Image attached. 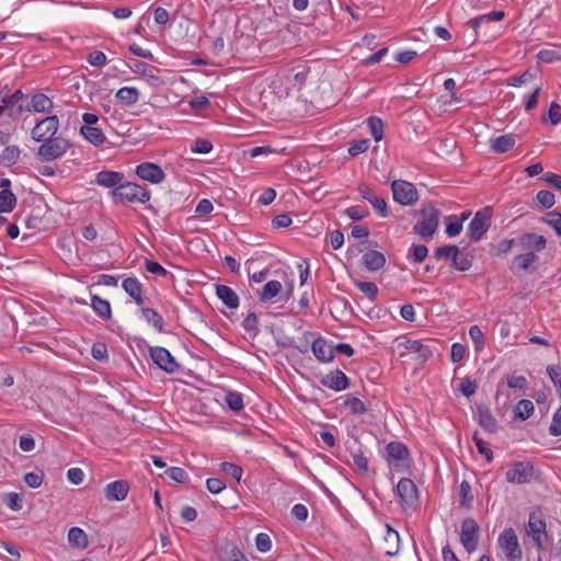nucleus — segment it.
I'll return each mask as SVG.
<instances>
[{
	"label": "nucleus",
	"mask_w": 561,
	"mask_h": 561,
	"mask_svg": "<svg viewBox=\"0 0 561 561\" xmlns=\"http://www.w3.org/2000/svg\"><path fill=\"white\" fill-rule=\"evenodd\" d=\"M58 117L56 115L47 116L39 121L32 129V138L38 142L54 138L58 130Z\"/></svg>",
	"instance_id": "nucleus-9"
},
{
	"label": "nucleus",
	"mask_w": 561,
	"mask_h": 561,
	"mask_svg": "<svg viewBox=\"0 0 561 561\" xmlns=\"http://www.w3.org/2000/svg\"><path fill=\"white\" fill-rule=\"evenodd\" d=\"M129 492V483L126 480H116L104 488V495L108 501H123Z\"/></svg>",
	"instance_id": "nucleus-17"
},
{
	"label": "nucleus",
	"mask_w": 561,
	"mask_h": 561,
	"mask_svg": "<svg viewBox=\"0 0 561 561\" xmlns=\"http://www.w3.org/2000/svg\"><path fill=\"white\" fill-rule=\"evenodd\" d=\"M3 103L8 107V115L12 119H18L21 117L23 113L28 112V102H22L4 98Z\"/></svg>",
	"instance_id": "nucleus-34"
},
{
	"label": "nucleus",
	"mask_w": 561,
	"mask_h": 561,
	"mask_svg": "<svg viewBox=\"0 0 561 561\" xmlns=\"http://www.w3.org/2000/svg\"><path fill=\"white\" fill-rule=\"evenodd\" d=\"M493 209L486 206L478 210L468 226V237L473 242H479L485 236L491 226Z\"/></svg>",
	"instance_id": "nucleus-3"
},
{
	"label": "nucleus",
	"mask_w": 561,
	"mask_h": 561,
	"mask_svg": "<svg viewBox=\"0 0 561 561\" xmlns=\"http://www.w3.org/2000/svg\"><path fill=\"white\" fill-rule=\"evenodd\" d=\"M357 190H358L362 198L369 202L370 205L374 207V209L382 218H386L389 216L387 202L382 197H380L373 188H370L366 184H360Z\"/></svg>",
	"instance_id": "nucleus-14"
},
{
	"label": "nucleus",
	"mask_w": 561,
	"mask_h": 561,
	"mask_svg": "<svg viewBox=\"0 0 561 561\" xmlns=\"http://www.w3.org/2000/svg\"><path fill=\"white\" fill-rule=\"evenodd\" d=\"M124 173L103 170L96 173L95 183L100 186L115 190L124 181Z\"/></svg>",
	"instance_id": "nucleus-19"
},
{
	"label": "nucleus",
	"mask_w": 561,
	"mask_h": 561,
	"mask_svg": "<svg viewBox=\"0 0 561 561\" xmlns=\"http://www.w3.org/2000/svg\"><path fill=\"white\" fill-rule=\"evenodd\" d=\"M282 284L278 280H270L267 282L262 290L259 291V299L262 302H266L272 298L276 297L282 290Z\"/></svg>",
	"instance_id": "nucleus-35"
},
{
	"label": "nucleus",
	"mask_w": 561,
	"mask_h": 561,
	"mask_svg": "<svg viewBox=\"0 0 561 561\" xmlns=\"http://www.w3.org/2000/svg\"><path fill=\"white\" fill-rule=\"evenodd\" d=\"M220 469L237 481H240L243 472L240 466L227 461L220 463Z\"/></svg>",
	"instance_id": "nucleus-59"
},
{
	"label": "nucleus",
	"mask_w": 561,
	"mask_h": 561,
	"mask_svg": "<svg viewBox=\"0 0 561 561\" xmlns=\"http://www.w3.org/2000/svg\"><path fill=\"white\" fill-rule=\"evenodd\" d=\"M472 439L478 451L485 457L488 462H491L493 460V451L486 446L484 440L478 435V433H474Z\"/></svg>",
	"instance_id": "nucleus-54"
},
{
	"label": "nucleus",
	"mask_w": 561,
	"mask_h": 561,
	"mask_svg": "<svg viewBox=\"0 0 561 561\" xmlns=\"http://www.w3.org/2000/svg\"><path fill=\"white\" fill-rule=\"evenodd\" d=\"M476 414L479 425L488 433L497 431V421L485 404H477Z\"/></svg>",
	"instance_id": "nucleus-18"
},
{
	"label": "nucleus",
	"mask_w": 561,
	"mask_h": 561,
	"mask_svg": "<svg viewBox=\"0 0 561 561\" xmlns=\"http://www.w3.org/2000/svg\"><path fill=\"white\" fill-rule=\"evenodd\" d=\"M216 295L229 309H237L239 307V297L229 286L217 284Z\"/></svg>",
	"instance_id": "nucleus-25"
},
{
	"label": "nucleus",
	"mask_w": 561,
	"mask_h": 561,
	"mask_svg": "<svg viewBox=\"0 0 561 561\" xmlns=\"http://www.w3.org/2000/svg\"><path fill=\"white\" fill-rule=\"evenodd\" d=\"M321 385L334 391H342L348 388L350 379L342 370L336 369L322 377Z\"/></svg>",
	"instance_id": "nucleus-16"
},
{
	"label": "nucleus",
	"mask_w": 561,
	"mask_h": 561,
	"mask_svg": "<svg viewBox=\"0 0 561 561\" xmlns=\"http://www.w3.org/2000/svg\"><path fill=\"white\" fill-rule=\"evenodd\" d=\"M480 527L478 523L471 518H465L461 523L460 542L467 552L476 551L479 545Z\"/></svg>",
	"instance_id": "nucleus-7"
},
{
	"label": "nucleus",
	"mask_w": 561,
	"mask_h": 561,
	"mask_svg": "<svg viewBox=\"0 0 561 561\" xmlns=\"http://www.w3.org/2000/svg\"><path fill=\"white\" fill-rule=\"evenodd\" d=\"M369 145H370L369 139H360V140L353 141V142H351V145L348 147V153L351 156H358L363 152H366L369 148Z\"/></svg>",
	"instance_id": "nucleus-58"
},
{
	"label": "nucleus",
	"mask_w": 561,
	"mask_h": 561,
	"mask_svg": "<svg viewBox=\"0 0 561 561\" xmlns=\"http://www.w3.org/2000/svg\"><path fill=\"white\" fill-rule=\"evenodd\" d=\"M515 145L513 135H502L490 139V148L495 153H504L511 150Z\"/></svg>",
	"instance_id": "nucleus-27"
},
{
	"label": "nucleus",
	"mask_w": 561,
	"mask_h": 561,
	"mask_svg": "<svg viewBox=\"0 0 561 561\" xmlns=\"http://www.w3.org/2000/svg\"><path fill=\"white\" fill-rule=\"evenodd\" d=\"M400 536L399 533L387 525V530L383 536V551L387 556L393 557L399 552Z\"/></svg>",
	"instance_id": "nucleus-24"
},
{
	"label": "nucleus",
	"mask_w": 561,
	"mask_h": 561,
	"mask_svg": "<svg viewBox=\"0 0 561 561\" xmlns=\"http://www.w3.org/2000/svg\"><path fill=\"white\" fill-rule=\"evenodd\" d=\"M91 307L94 312L104 320H108L112 317L111 305L108 300L102 299L98 295L91 297Z\"/></svg>",
	"instance_id": "nucleus-33"
},
{
	"label": "nucleus",
	"mask_w": 561,
	"mask_h": 561,
	"mask_svg": "<svg viewBox=\"0 0 561 561\" xmlns=\"http://www.w3.org/2000/svg\"><path fill=\"white\" fill-rule=\"evenodd\" d=\"M136 174L140 179L153 184L162 182L165 176L163 170L159 165L151 162H144L137 165Z\"/></svg>",
	"instance_id": "nucleus-15"
},
{
	"label": "nucleus",
	"mask_w": 561,
	"mask_h": 561,
	"mask_svg": "<svg viewBox=\"0 0 561 561\" xmlns=\"http://www.w3.org/2000/svg\"><path fill=\"white\" fill-rule=\"evenodd\" d=\"M473 260L474 255L472 253L460 251V254L456 255L451 267L461 272L468 271L472 266Z\"/></svg>",
	"instance_id": "nucleus-39"
},
{
	"label": "nucleus",
	"mask_w": 561,
	"mask_h": 561,
	"mask_svg": "<svg viewBox=\"0 0 561 561\" xmlns=\"http://www.w3.org/2000/svg\"><path fill=\"white\" fill-rule=\"evenodd\" d=\"M4 504L12 511H20L23 507V497L15 492H9L3 496Z\"/></svg>",
	"instance_id": "nucleus-45"
},
{
	"label": "nucleus",
	"mask_w": 561,
	"mask_h": 561,
	"mask_svg": "<svg viewBox=\"0 0 561 561\" xmlns=\"http://www.w3.org/2000/svg\"><path fill=\"white\" fill-rule=\"evenodd\" d=\"M469 336L471 337L476 351H482L485 345L484 335L478 325H472L469 329Z\"/></svg>",
	"instance_id": "nucleus-47"
},
{
	"label": "nucleus",
	"mask_w": 561,
	"mask_h": 561,
	"mask_svg": "<svg viewBox=\"0 0 561 561\" xmlns=\"http://www.w3.org/2000/svg\"><path fill=\"white\" fill-rule=\"evenodd\" d=\"M80 133L89 142L94 146H101L106 140L102 129L94 126H82L80 128Z\"/></svg>",
	"instance_id": "nucleus-32"
},
{
	"label": "nucleus",
	"mask_w": 561,
	"mask_h": 561,
	"mask_svg": "<svg viewBox=\"0 0 561 561\" xmlns=\"http://www.w3.org/2000/svg\"><path fill=\"white\" fill-rule=\"evenodd\" d=\"M470 493H471V486L468 481L463 480L459 486V497H460L459 502H460L461 506H465V507L470 506V503L472 500V495Z\"/></svg>",
	"instance_id": "nucleus-52"
},
{
	"label": "nucleus",
	"mask_w": 561,
	"mask_h": 561,
	"mask_svg": "<svg viewBox=\"0 0 561 561\" xmlns=\"http://www.w3.org/2000/svg\"><path fill=\"white\" fill-rule=\"evenodd\" d=\"M211 149L213 144L206 138H197L191 148L193 152L203 154L209 153Z\"/></svg>",
	"instance_id": "nucleus-60"
},
{
	"label": "nucleus",
	"mask_w": 561,
	"mask_h": 561,
	"mask_svg": "<svg viewBox=\"0 0 561 561\" xmlns=\"http://www.w3.org/2000/svg\"><path fill=\"white\" fill-rule=\"evenodd\" d=\"M547 373L556 386L558 393L561 398V366L560 365H549L547 367Z\"/></svg>",
	"instance_id": "nucleus-55"
},
{
	"label": "nucleus",
	"mask_w": 561,
	"mask_h": 561,
	"mask_svg": "<svg viewBox=\"0 0 561 561\" xmlns=\"http://www.w3.org/2000/svg\"><path fill=\"white\" fill-rule=\"evenodd\" d=\"M165 474L173 481L185 483L188 479L187 473L180 467H171L165 470Z\"/></svg>",
	"instance_id": "nucleus-57"
},
{
	"label": "nucleus",
	"mask_w": 561,
	"mask_h": 561,
	"mask_svg": "<svg viewBox=\"0 0 561 561\" xmlns=\"http://www.w3.org/2000/svg\"><path fill=\"white\" fill-rule=\"evenodd\" d=\"M355 286L365 294L370 300H375L378 295V287L373 282H355Z\"/></svg>",
	"instance_id": "nucleus-46"
},
{
	"label": "nucleus",
	"mask_w": 561,
	"mask_h": 561,
	"mask_svg": "<svg viewBox=\"0 0 561 561\" xmlns=\"http://www.w3.org/2000/svg\"><path fill=\"white\" fill-rule=\"evenodd\" d=\"M367 126L369 128L371 137L375 141H380L383 138V122L377 116H370L367 119Z\"/></svg>",
	"instance_id": "nucleus-40"
},
{
	"label": "nucleus",
	"mask_w": 561,
	"mask_h": 561,
	"mask_svg": "<svg viewBox=\"0 0 561 561\" xmlns=\"http://www.w3.org/2000/svg\"><path fill=\"white\" fill-rule=\"evenodd\" d=\"M387 460L389 462L396 461L393 468L399 470L400 467L405 466L410 457L408 447L401 442H390L386 446Z\"/></svg>",
	"instance_id": "nucleus-13"
},
{
	"label": "nucleus",
	"mask_w": 561,
	"mask_h": 561,
	"mask_svg": "<svg viewBox=\"0 0 561 561\" xmlns=\"http://www.w3.org/2000/svg\"><path fill=\"white\" fill-rule=\"evenodd\" d=\"M20 153L21 151L18 146H7L0 156L4 165L10 167L16 163Z\"/></svg>",
	"instance_id": "nucleus-44"
},
{
	"label": "nucleus",
	"mask_w": 561,
	"mask_h": 561,
	"mask_svg": "<svg viewBox=\"0 0 561 561\" xmlns=\"http://www.w3.org/2000/svg\"><path fill=\"white\" fill-rule=\"evenodd\" d=\"M27 105L28 112L44 113L53 108V101L43 93H36L28 100Z\"/></svg>",
	"instance_id": "nucleus-26"
},
{
	"label": "nucleus",
	"mask_w": 561,
	"mask_h": 561,
	"mask_svg": "<svg viewBox=\"0 0 561 561\" xmlns=\"http://www.w3.org/2000/svg\"><path fill=\"white\" fill-rule=\"evenodd\" d=\"M397 494L402 505L413 507L417 503L419 492L415 483L409 478H402L397 485Z\"/></svg>",
	"instance_id": "nucleus-12"
},
{
	"label": "nucleus",
	"mask_w": 561,
	"mask_h": 561,
	"mask_svg": "<svg viewBox=\"0 0 561 561\" xmlns=\"http://www.w3.org/2000/svg\"><path fill=\"white\" fill-rule=\"evenodd\" d=\"M141 313L146 321L158 330L159 332H163L164 321L163 318L151 308H141Z\"/></svg>",
	"instance_id": "nucleus-38"
},
{
	"label": "nucleus",
	"mask_w": 561,
	"mask_h": 561,
	"mask_svg": "<svg viewBox=\"0 0 561 561\" xmlns=\"http://www.w3.org/2000/svg\"><path fill=\"white\" fill-rule=\"evenodd\" d=\"M527 534L533 538L537 549H542L548 537L546 522L540 513L531 512L526 526Z\"/></svg>",
	"instance_id": "nucleus-8"
},
{
	"label": "nucleus",
	"mask_w": 561,
	"mask_h": 561,
	"mask_svg": "<svg viewBox=\"0 0 561 561\" xmlns=\"http://www.w3.org/2000/svg\"><path fill=\"white\" fill-rule=\"evenodd\" d=\"M149 354L153 363L165 373L174 374L179 370L180 365L167 348L153 346L149 348Z\"/></svg>",
	"instance_id": "nucleus-10"
},
{
	"label": "nucleus",
	"mask_w": 561,
	"mask_h": 561,
	"mask_svg": "<svg viewBox=\"0 0 561 561\" xmlns=\"http://www.w3.org/2000/svg\"><path fill=\"white\" fill-rule=\"evenodd\" d=\"M224 561H249L237 546H228L224 552Z\"/></svg>",
	"instance_id": "nucleus-48"
},
{
	"label": "nucleus",
	"mask_w": 561,
	"mask_h": 561,
	"mask_svg": "<svg viewBox=\"0 0 561 561\" xmlns=\"http://www.w3.org/2000/svg\"><path fill=\"white\" fill-rule=\"evenodd\" d=\"M391 190L394 202L400 205H413L419 199V193L414 184L404 180H394L391 183Z\"/></svg>",
	"instance_id": "nucleus-6"
},
{
	"label": "nucleus",
	"mask_w": 561,
	"mask_h": 561,
	"mask_svg": "<svg viewBox=\"0 0 561 561\" xmlns=\"http://www.w3.org/2000/svg\"><path fill=\"white\" fill-rule=\"evenodd\" d=\"M537 57L543 62H553L561 59V53L557 49H542L537 54Z\"/></svg>",
	"instance_id": "nucleus-62"
},
{
	"label": "nucleus",
	"mask_w": 561,
	"mask_h": 561,
	"mask_svg": "<svg viewBox=\"0 0 561 561\" xmlns=\"http://www.w3.org/2000/svg\"><path fill=\"white\" fill-rule=\"evenodd\" d=\"M448 224L446 226V233L449 237L458 236L462 230L461 220H458L456 216L448 217Z\"/></svg>",
	"instance_id": "nucleus-61"
},
{
	"label": "nucleus",
	"mask_w": 561,
	"mask_h": 561,
	"mask_svg": "<svg viewBox=\"0 0 561 561\" xmlns=\"http://www.w3.org/2000/svg\"><path fill=\"white\" fill-rule=\"evenodd\" d=\"M225 402L228 408L233 412H240L243 409V398L242 394L234 391L227 392L225 397Z\"/></svg>",
	"instance_id": "nucleus-43"
},
{
	"label": "nucleus",
	"mask_w": 561,
	"mask_h": 561,
	"mask_svg": "<svg viewBox=\"0 0 561 561\" xmlns=\"http://www.w3.org/2000/svg\"><path fill=\"white\" fill-rule=\"evenodd\" d=\"M122 287L138 306L144 305L142 285L136 277L125 278L122 283Z\"/></svg>",
	"instance_id": "nucleus-23"
},
{
	"label": "nucleus",
	"mask_w": 561,
	"mask_h": 561,
	"mask_svg": "<svg viewBox=\"0 0 561 561\" xmlns=\"http://www.w3.org/2000/svg\"><path fill=\"white\" fill-rule=\"evenodd\" d=\"M477 382L469 378L463 379L459 386L460 392L467 398L472 397L477 392Z\"/></svg>",
	"instance_id": "nucleus-63"
},
{
	"label": "nucleus",
	"mask_w": 561,
	"mask_h": 561,
	"mask_svg": "<svg viewBox=\"0 0 561 561\" xmlns=\"http://www.w3.org/2000/svg\"><path fill=\"white\" fill-rule=\"evenodd\" d=\"M549 433L552 436L561 435V404L560 408L553 414L552 422L549 427Z\"/></svg>",
	"instance_id": "nucleus-64"
},
{
	"label": "nucleus",
	"mask_w": 561,
	"mask_h": 561,
	"mask_svg": "<svg viewBox=\"0 0 561 561\" xmlns=\"http://www.w3.org/2000/svg\"><path fill=\"white\" fill-rule=\"evenodd\" d=\"M460 254V249L455 244H447L438 247L435 252L434 256L436 260H449L451 264L454 263V260L456 259V255Z\"/></svg>",
	"instance_id": "nucleus-36"
},
{
	"label": "nucleus",
	"mask_w": 561,
	"mask_h": 561,
	"mask_svg": "<svg viewBox=\"0 0 561 561\" xmlns=\"http://www.w3.org/2000/svg\"><path fill=\"white\" fill-rule=\"evenodd\" d=\"M520 244L526 249L542 251L546 248L547 240L543 236L527 232L520 237Z\"/></svg>",
	"instance_id": "nucleus-31"
},
{
	"label": "nucleus",
	"mask_w": 561,
	"mask_h": 561,
	"mask_svg": "<svg viewBox=\"0 0 561 561\" xmlns=\"http://www.w3.org/2000/svg\"><path fill=\"white\" fill-rule=\"evenodd\" d=\"M362 263L368 271L376 272L385 266L386 257L379 251L369 250L363 255Z\"/></svg>",
	"instance_id": "nucleus-22"
},
{
	"label": "nucleus",
	"mask_w": 561,
	"mask_h": 561,
	"mask_svg": "<svg viewBox=\"0 0 561 561\" xmlns=\"http://www.w3.org/2000/svg\"><path fill=\"white\" fill-rule=\"evenodd\" d=\"M428 254V249L424 244H413L409 250V256L412 257L413 262H423Z\"/></svg>",
	"instance_id": "nucleus-50"
},
{
	"label": "nucleus",
	"mask_w": 561,
	"mask_h": 561,
	"mask_svg": "<svg viewBox=\"0 0 561 561\" xmlns=\"http://www.w3.org/2000/svg\"><path fill=\"white\" fill-rule=\"evenodd\" d=\"M242 328L254 335L259 332V319L256 313L250 312L242 321Z\"/></svg>",
	"instance_id": "nucleus-53"
},
{
	"label": "nucleus",
	"mask_w": 561,
	"mask_h": 561,
	"mask_svg": "<svg viewBox=\"0 0 561 561\" xmlns=\"http://www.w3.org/2000/svg\"><path fill=\"white\" fill-rule=\"evenodd\" d=\"M431 343L433 342L428 341V343H423L416 340H408L404 344V347L409 352L416 354L419 360L425 362L433 355Z\"/></svg>",
	"instance_id": "nucleus-21"
},
{
	"label": "nucleus",
	"mask_w": 561,
	"mask_h": 561,
	"mask_svg": "<svg viewBox=\"0 0 561 561\" xmlns=\"http://www.w3.org/2000/svg\"><path fill=\"white\" fill-rule=\"evenodd\" d=\"M44 472L43 470H37L33 472H27L24 476V482L32 489H37L42 485L44 480Z\"/></svg>",
	"instance_id": "nucleus-51"
},
{
	"label": "nucleus",
	"mask_w": 561,
	"mask_h": 561,
	"mask_svg": "<svg viewBox=\"0 0 561 561\" xmlns=\"http://www.w3.org/2000/svg\"><path fill=\"white\" fill-rule=\"evenodd\" d=\"M344 407L347 408L353 414H364L367 411L366 405L362 400L353 396H346L344 399Z\"/></svg>",
	"instance_id": "nucleus-42"
},
{
	"label": "nucleus",
	"mask_w": 561,
	"mask_h": 561,
	"mask_svg": "<svg viewBox=\"0 0 561 561\" xmlns=\"http://www.w3.org/2000/svg\"><path fill=\"white\" fill-rule=\"evenodd\" d=\"M115 203H146L150 198V193L146 187L131 182H122L111 193Z\"/></svg>",
	"instance_id": "nucleus-2"
},
{
	"label": "nucleus",
	"mask_w": 561,
	"mask_h": 561,
	"mask_svg": "<svg viewBox=\"0 0 561 561\" xmlns=\"http://www.w3.org/2000/svg\"><path fill=\"white\" fill-rule=\"evenodd\" d=\"M37 157L42 161H53L64 156L70 148V142L62 137H54L42 141Z\"/></svg>",
	"instance_id": "nucleus-4"
},
{
	"label": "nucleus",
	"mask_w": 561,
	"mask_h": 561,
	"mask_svg": "<svg viewBox=\"0 0 561 561\" xmlns=\"http://www.w3.org/2000/svg\"><path fill=\"white\" fill-rule=\"evenodd\" d=\"M139 96L140 92L133 87H123L115 94L116 100L125 106H131L136 104L139 100Z\"/></svg>",
	"instance_id": "nucleus-28"
},
{
	"label": "nucleus",
	"mask_w": 561,
	"mask_h": 561,
	"mask_svg": "<svg viewBox=\"0 0 561 561\" xmlns=\"http://www.w3.org/2000/svg\"><path fill=\"white\" fill-rule=\"evenodd\" d=\"M537 201L539 204L542 205L543 208L549 209L551 208L556 203V196L552 192L541 190L537 193Z\"/></svg>",
	"instance_id": "nucleus-56"
},
{
	"label": "nucleus",
	"mask_w": 561,
	"mask_h": 561,
	"mask_svg": "<svg viewBox=\"0 0 561 561\" xmlns=\"http://www.w3.org/2000/svg\"><path fill=\"white\" fill-rule=\"evenodd\" d=\"M542 221L552 227L556 233L561 237V213L553 210L542 218Z\"/></svg>",
	"instance_id": "nucleus-49"
},
{
	"label": "nucleus",
	"mask_w": 561,
	"mask_h": 561,
	"mask_svg": "<svg viewBox=\"0 0 561 561\" xmlns=\"http://www.w3.org/2000/svg\"><path fill=\"white\" fill-rule=\"evenodd\" d=\"M311 350L316 358L322 363H329L334 358L333 346L328 345L323 337L313 341Z\"/></svg>",
	"instance_id": "nucleus-20"
},
{
	"label": "nucleus",
	"mask_w": 561,
	"mask_h": 561,
	"mask_svg": "<svg viewBox=\"0 0 561 561\" xmlns=\"http://www.w3.org/2000/svg\"><path fill=\"white\" fill-rule=\"evenodd\" d=\"M68 542L72 548L83 550L89 546L87 534L80 527H71L68 531Z\"/></svg>",
	"instance_id": "nucleus-29"
},
{
	"label": "nucleus",
	"mask_w": 561,
	"mask_h": 561,
	"mask_svg": "<svg viewBox=\"0 0 561 561\" xmlns=\"http://www.w3.org/2000/svg\"><path fill=\"white\" fill-rule=\"evenodd\" d=\"M499 546L503 550L507 561H520L522 549L518 543V538L513 528L505 529L499 536Z\"/></svg>",
	"instance_id": "nucleus-5"
},
{
	"label": "nucleus",
	"mask_w": 561,
	"mask_h": 561,
	"mask_svg": "<svg viewBox=\"0 0 561 561\" xmlns=\"http://www.w3.org/2000/svg\"><path fill=\"white\" fill-rule=\"evenodd\" d=\"M416 214L421 215L422 219L414 225L413 231L423 240H431L438 228L440 211L428 204Z\"/></svg>",
	"instance_id": "nucleus-1"
},
{
	"label": "nucleus",
	"mask_w": 561,
	"mask_h": 561,
	"mask_svg": "<svg viewBox=\"0 0 561 561\" xmlns=\"http://www.w3.org/2000/svg\"><path fill=\"white\" fill-rule=\"evenodd\" d=\"M538 261V255L534 252H527L525 254H519L514 257L511 270L518 274L520 271H526L530 267V265Z\"/></svg>",
	"instance_id": "nucleus-30"
},
{
	"label": "nucleus",
	"mask_w": 561,
	"mask_h": 561,
	"mask_svg": "<svg viewBox=\"0 0 561 561\" xmlns=\"http://www.w3.org/2000/svg\"><path fill=\"white\" fill-rule=\"evenodd\" d=\"M535 474L534 466L528 461H516L512 468L506 471L505 478L511 483H528Z\"/></svg>",
	"instance_id": "nucleus-11"
},
{
	"label": "nucleus",
	"mask_w": 561,
	"mask_h": 561,
	"mask_svg": "<svg viewBox=\"0 0 561 561\" xmlns=\"http://www.w3.org/2000/svg\"><path fill=\"white\" fill-rule=\"evenodd\" d=\"M514 412L517 419L525 421L534 413V403L530 400L522 399L518 401Z\"/></svg>",
	"instance_id": "nucleus-41"
},
{
	"label": "nucleus",
	"mask_w": 561,
	"mask_h": 561,
	"mask_svg": "<svg viewBox=\"0 0 561 561\" xmlns=\"http://www.w3.org/2000/svg\"><path fill=\"white\" fill-rule=\"evenodd\" d=\"M16 203V196L11 190H2L0 192V214L12 211L15 208Z\"/></svg>",
	"instance_id": "nucleus-37"
}]
</instances>
